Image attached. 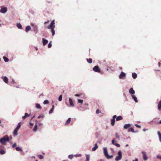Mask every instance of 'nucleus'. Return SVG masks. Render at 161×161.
I'll list each match as a JSON object with an SVG mask.
<instances>
[{
	"label": "nucleus",
	"mask_w": 161,
	"mask_h": 161,
	"mask_svg": "<svg viewBox=\"0 0 161 161\" xmlns=\"http://www.w3.org/2000/svg\"><path fill=\"white\" fill-rule=\"evenodd\" d=\"M9 140V139L8 136L6 135L0 139V142L3 145H5L6 144V142H8Z\"/></svg>",
	"instance_id": "nucleus-1"
},
{
	"label": "nucleus",
	"mask_w": 161,
	"mask_h": 161,
	"mask_svg": "<svg viewBox=\"0 0 161 161\" xmlns=\"http://www.w3.org/2000/svg\"><path fill=\"white\" fill-rule=\"evenodd\" d=\"M118 156H116L115 158V160L116 161H118L121 159L122 155L120 150H119L118 151Z\"/></svg>",
	"instance_id": "nucleus-2"
},
{
	"label": "nucleus",
	"mask_w": 161,
	"mask_h": 161,
	"mask_svg": "<svg viewBox=\"0 0 161 161\" xmlns=\"http://www.w3.org/2000/svg\"><path fill=\"white\" fill-rule=\"evenodd\" d=\"M21 125L20 123L18 124V125L16 128L14 129L13 132L15 136H17L18 134L17 131L20 128Z\"/></svg>",
	"instance_id": "nucleus-3"
},
{
	"label": "nucleus",
	"mask_w": 161,
	"mask_h": 161,
	"mask_svg": "<svg viewBox=\"0 0 161 161\" xmlns=\"http://www.w3.org/2000/svg\"><path fill=\"white\" fill-rule=\"evenodd\" d=\"M55 23L54 20H53L51 22L50 24L48 26L47 28L49 29H52V28H55Z\"/></svg>",
	"instance_id": "nucleus-4"
},
{
	"label": "nucleus",
	"mask_w": 161,
	"mask_h": 161,
	"mask_svg": "<svg viewBox=\"0 0 161 161\" xmlns=\"http://www.w3.org/2000/svg\"><path fill=\"white\" fill-rule=\"evenodd\" d=\"M7 11V8L6 7H2L0 10V12L4 14Z\"/></svg>",
	"instance_id": "nucleus-5"
},
{
	"label": "nucleus",
	"mask_w": 161,
	"mask_h": 161,
	"mask_svg": "<svg viewBox=\"0 0 161 161\" xmlns=\"http://www.w3.org/2000/svg\"><path fill=\"white\" fill-rule=\"evenodd\" d=\"M142 154L143 159L144 160H147L148 159V158L147 156L146 152L145 151H142Z\"/></svg>",
	"instance_id": "nucleus-6"
},
{
	"label": "nucleus",
	"mask_w": 161,
	"mask_h": 161,
	"mask_svg": "<svg viewBox=\"0 0 161 161\" xmlns=\"http://www.w3.org/2000/svg\"><path fill=\"white\" fill-rule=\"evenodd\" d=\"M116 118V115H114L113 116L112 119L111 120V124L112 126H114L115 123V119Z\"/></svg>",
	"instance_id": "nucleus-7"
},
{
	"label": "nucleus",
	"mask_w": 161,
	"mask_h": 161,
	"mask_svg": "<svg viewBox=\"0 0 161 161\" xmlns=\"http://www.w3.org/2000/svg\"><path fill=\"white\" fill-rule=\"evenodd\" d=\"M125 77V74L124 72L122 71L119 75V78L120 79H123Z\"/></svg>",
	"instance_id": "nucleus-8"
},
{
	"label": "nucleus",
	"mask_w": 161,
	"mask_h": 161,
	"mask_svg": "<svg viewBox=\"0 0 161 161\" xmlns=\"http://www.w3.org/2000/svg\"><path fill=\"white\" fill-rule=\"evenodd\" d=\"M103 153L104 156L106 157L108 154V153L107 148L104 147L103 148Z\"/></svg>",
	"instance_id": "nucleus-9"
},
{
	"label": "nucleus",
	"mask_w": 161,
	"mask_h": 161,
	"mask_svg": "<svg viewBox=\"0 0 161 161\" xmlns=\"http://www.w3.org/2000/svg\"><path fill=\"white\" fill-rule=\"evenodd\" d=\"M2 79L6 84H7L8 82V78L6 76H2Z\"/></svg>",
	"instance_id": "nucleus-10"
},
{
	"label": "nucleus",
	"mask_w": 161,
	"mask_h": 161,
	"mask_svg": "<svg viewBox=\"0 0 161 161\" xmlns=\"http://www.w3.org/2000/svg\"><path fill=\"white\" fill-rule=\"evenodd\" d=\"M93 70L96 72H100V69H99V68L98 66H96L93 68Z\"/></svg>",
	"instance_id": "nucleus-11"
},
{
	"label": "nucleus",
	"mask_w": 161,
	"mask_h": 161,
	"mask_svg": "<svg viewBox=\"0 0 161 161\" xmlns=\"http://www.w3.org/2000/svg\"><path fill=\"white\" fill-rule=\"evenodd\" d=\"M115 140L114 139H113L112 141V144L115 145V146H116V147H120V145L119 144H118V143H115Z\"/></svg>",
	"instance_id": "nucleus-12"
},
{
	"label": "nucleus",
	"mask_w": 161,
	"mask_h": 161,
	"mask_svg": "<svg viewBox=\"0 0 161 161\" xmlns=\"http://www.w3.org/2000/svg\"><path fill=\"white\" fill-rule=\"evenodd\" d=\"M129 92L131 95V96L133 95L135 93V92L134 90H133V89L132 88H131L129 90Z\"/></svg>",
	"instance_id": "nucleus-13"
},
{
	"label": "nucleus",
	"mask_w": 161,
	"mask_h": 161,
	"mask_svg": "<svg viewBox=\"0 0 161 161\" xmlns=\"http://www.w3.org/2000/svg\"><path fill=\"white\" fill-rule=\"evenodd\" d=\"M130 126L131 125L130 124H126L124 125V128L125 129H126L129 128H130Z\"/></svg>",
	"instance_id": "nucleus-14"
},
{
	"label": "nucleus",
	"mask_w": 161,
	"mask_h": 161,
	"mask_svg": "<svg viewBox=\"0 0 161 161\" xmlns=\"http://www.w3.org/2000/svg\"><path fill=\"white\" fill-rule=\"evenodd\" d=\"M48 42V41L47 40L44 39H42V42L43 45L44 46Z\"/></svg>",
	"instance_id": "nucleus-15"
},
{
	"label": "nucleus",
	"mask_w": 161,
	"mask_h": 161,
	"mask_svg": "<svg viewBox=\"0 0 161 161\" xmlns=\"http://www.w3.org/2000/svg\"><path fill=\"white\" fill-rule=\"evenodd\" d=\"M132 98L134 100L135 102L136 103L138 102V100L136 97L134 95L131 96Z\"/></svg>",
	"instance_id": "nucleus-16"
},
{
	"label": "nucleus",
	"mask_w": 161,
	"mask_h": 161,
	"mask_svg": "<svg viewBox=\"0 0 161 161\" xmlns=\"http://www.w3.org/2000/svg\"><path fill=\"white\" fill-rule=\"evenodd\" d=\"M98 148V146L97 145V144L96 143L95 144L94 147H93L92 149V151H94L96 150L97 148Z\"/></svg>",
	"instance_id": "nucleus-17"
},
{
	"label": "nucleus",
	"mask_w": 161,
	"mask_h": 161,
	"mask_svg": "<svg viewBox=\"0 0 161 161\" xmlns=\"http://www.w3.org/2000/svg\"><path fill=\"white\" fill-rule=\"evenodd\" d=\"M69 104L70 106H71L72 107H73L74 106V104L73 103V101L70 98H69Z\"/></svg>",
	"instance_id": "nucleus-18"
},
{
	"label": "nucleus",
	"mask_w": 161,
	"mask_h": 161,
	"mask_svg": "<svg viewBox=\"0 0 161 161\" xmlns=\"http://www.w3.org/2000/svg\"><path fill=\"white\" fill-rule=\"evenodd\" d=\"M71 121V118H69L66 121L65 125H67L69 124L70 122Z\"/></svg>",
	"instance_id": "nucleus-19"
},
{
	"label": "nucleus",
	"mask_w": 161,
	"mask_h": 161,
	"mask_svg": "<svg viewBox=\"0 0 161 161\" xmlns=\"http://www.w3.org/2000/svg\"><path fill=\"white\" fill-rule=\"evenodd\" d=\"M116 120L117 121H119V120H121L123 119V118L122 116H118L117 117H116Z\"/></svg>",
	"instance_id": "nucleus-20"
},
{
	"label": "nucleus",
	"mask_w": 161,
	"mask_h": 161,
	"mask_svg": "<svg viewBox=\"0 0 161 161\" xmlns=\"http://www.w3.org/2000/svg\"><path fill=\"white\" fill-rule=\"evenodd\" d=\"M158 107L159 110H160L161 109V100H160L159 102Z\"/></svg>",
	"instance_id": "nucleus-21"
},
{
	"label": "nucleus",
	"mask_w": 161,
	"mask_h": 161,
	"mask_svg": "<svg viewBox=\"0 0 161 161\" xmlns=\"http://www.w3.org/2000/svg\"><path fill=\"white\" fill-rule=\"evenodd\" d=\"M31 29V27L30 26H27L25 28V31L26 32L29 31Z\"/></svg>",
	"instance_id": "nucleus-22"
},
{
	"label": "nucleus",
	"mask_w": 161,
	"mask_h": 161,
	"mask_svg": "<svg viewBox=\"0 0 161 161\" xmlns=\"http://www.w3.org/2000/svg\"><path fill=\"white\" fill-rule=\"evenodd\" d=\"M29 116V114H28L27 113H25V116H22V118L23 119H24L27 117H28Z\"/></svg>",
	"instance_id": "nucleus-23"
},
{
	"label": "nucleus",
	"mask_w": 161,
	"mask_h": 161,
	"mask_svg": "<svg viewBox=\"0 0 161 161\" xmlns=\"http://www.w3.org/2000/svg\"><path fill=\"white\" fill-rule=\"evenodd\" d=\"M128 132H132L133 133L135 132L134 129L132 127H131V128H129L128 130Z\"/></svg>",
	"instance_id": "nucleus-24"
},
{
	"label": "nucleus",
	"mask_w": 161,
	"mask_h": 161,
	"mask_svg": "<svg viewBox=\"0 0 161 161\" xmlns=\"http://www.w3.org/2000/svg\"><path fill=\"white\" fill-rule=\"evenodd\" d=\"M132 76L133 79H136L137 77V75L136 73H132Z\"/></svg>",
	"instance_id": "nucleus-25"
},
{
	"label": "nucleus",
	"mask_w": 161,
	"mask_h": 161,
	"mask_svg": "<svg viewBox=\"0 0 161 161\" xmlns=\"http://www.w3.org/2000/svg\"><path fill=\"white\" fill-rule=\"evenodd\" d=\"M86 160L85 161H89L90 158V156L89 154L86 155Z\"/></svg>",
	"instance_id": "nucleus-26"
},
{
	"label": "nucleus",
	"mask_w": 161,
	"mask_h": 161,
	"mask_svg": "<svg viewBox=\"0 0 161 161\" xmlns=\"http://www.w3.org/2000/svg\"><path fill=\"white\" fill-rule=\"evenodd\" d=\"M17 26L19 29H22V26L21 25L20 23H17Z\"/></svg>",
	"instance_id": "nucleus-27"
},
{
	"label": "nucleus",
	"mask_w": 161,
	"mask_h": 161,
	"mask_svg": "<svg viewBox=\"0 0 161 161\" xmlns=\"http://www.w3.org/2000/svg\"><path fill=\"white\" fill-rule=\"evenodd\" d=\"M5 153H6V152L4 150H0V154H2V155L4 154Z\"/></svg>",
	"instance_id": "nucleus-28"
},
{
	"label": "nucleus",
	"mask_w": 161,
	"mask_h": 161,
	"mask_svg": "<svg viewBox=\"0 0 161 161\" xmlns=\"http://www.w3.org/2000/svg\"><path fill=\"white\" fill-rule=\"evenodd\" d=\"M3 59H4V61L6 62H8L9 61V59H8V58L4 56V57H3Z\"/></svg>",
	"instance_id": "nucleus-29"
},
{
	"label": "nucleus",
	"mask_w": 161,
	"mask_h": 161,
	"mask_svg": "<svg viewBox=\"0 0 161 161\" xmlns=\"http://www.w3.org/2000/svg\"><path fill=\"white\" fill-rule=\"evenodd\" d=\"M16 150L17 151H21L22 152V149L19 147H17L16 148Z\"/></svg>",
	"instance_id": "nucleus-30"
},
{
	"label": "nucleus",
	"mask_w": 161,
	"mask_h": 161,
	"mask_svg": "<svg viewBox=\"0 0 161 161\" xmlns=\"http://www.w3.org/2000/svg\"><path fill=\"white\" fill-rule=\"evenodd\" d=\"M37 125L36 124L34 127V128L33 129V131L35 132L37 130Z\"/></svg>",
	"instance_id": "nucleus-31"
},
{
	"label": "nucleus",
	"mask_w": 161,
	"mask_h": 161,
	"mask_svg": "<svg viewBox=\"0 0 161 161\" xmlns=\"http://www.w3.org/2000/svg\"><path fill=\"white\" fill-rule=\"evenodd\" d=\"M36 108H38V109H41V107L40 104H39L38 103L36 104Z\"/></svg>",
	"instance_id": "nucleus-32"
},
{
	"label": "nucleus",
	"mask_w": 161,
	"mask_h": 161,
	"mask_svg": "<svg viewBox=\"0 0 161 161\" xmlns=\"http://www.w3.org/2000/svg\"><path fill=\"white\" fill-rule=\"evenodd\" d=\"M87 61L89 63L91 64L92 62V59L91 58L86 59Z\"/></svg>",
	"instance_id": "nucleus-33"
},
{
	"label": "nucleus",
	"mask_w": 161,
	"mask_h": 161,
	"mask_svg": "<svg viewBox=\"0 0 161 161\" xmlns=\"http://www.w3.org/2000/svg\"><path fill=\"white\" fill-rule=\"evenodd\" d=\"M113 155H109L108 154L106 157V158L108 159H110L113 158Z\"/></svg>",
	"instance_id": "nucleus-34"
},
{
	"label": "nucleus",
	"mask_w": 161,
	"mask_h": 161,
	"mask_svg": "<svg viewBox=\"0 0 161 161\" xmlns=\"http://www.w3.org/2000/svg\"><path fill=\"white\" fill-rule=\"evenodd\" d=\"M51 32L52 33V35H53V36H54L55 34V31L54 30V28L53 29V28H52V29H51Z\"/></svg>",
	"instance_id": "nucleus-35"
},
{
	"label": "nucleus",
	"mask_w": 161,
	"mask_h": 161,
	"mask_svg": "<svg viewBox=\"0 0 161 161\" xmlns=\"http://www.w3.org/2000/svg\"><path fill=\"white\" fill-rule=\"evenodd\" d=\"M62 95H61L59 96L58 100L59 101H61L62 100Z\"/></svg>",
	"instance_id": "nucleus-36"
},
{
	"label": "nucleus",
	"mask_w": 161,
	"mask_h": 161,
	"mask_svg": "<svg viewBox=\"0 0 161 161\" xmlns=\"http://www.w3.org/2000/svg\"><path fill=\"white\" fill-rule=\"evenodd\" d=\"M48 103H49V102H48V100H46L44 101L43 102V103L44 104H47Z\"/></svg>",
	"instance_id": "nucleus-37"
},
{
	"label": "nucleus",
	"mask_w": 161,
	"mask_h": 161,
	"mask_svg": "<svg viewBox=\"0 0 161 161\" xmlns=\"http://www.w3.org/2000/svg\"><path fill=\"white\" fill-rule=\"evenodd\" d=\"M68 157L69 158L72 159L73 158L74 156L73 155H69Z\"/></svg>",
	"instance_id": "nucleus-38"
},
{
	"label": "nucleus",
	"mask_w": 161,
	"mask_h": 161,
	"mask_svg": "<svg viewBox=\"0 0 161 161\" xmlns=\"http://www.w3.org/2000/svg\"><path fill=\"white\" fill-rule=\"evenodd\" d=\"M38 157H39V158L40 159H42L44 158L43 156L42 155H39L38 156Z\"/></svg>",
	"instance_id": "nucleus-39"
},
{
	"label": "nucleus",
	"mask_w": 161,
	"mask_h": 161,
	"mask_svg": "<svg viewBox=\"0 0 161 161\" xmlns=\"http://www.w3.org/2000/svg\"><path fill=\"white\" fill-rule=\"evenodd\" d=\"M78 103L82 104L83 102V101L81 99H78Z\"/></svg>",
	"instance_id": "nucleus-40"
},
{
	"label": "nucleus",
	"mask_w": 161,
	"mask_h": 161,
	"mask_svg": "<svg viewBox=\"0 0 161 161\" xmlns=\"http://www.w3.org/2000/svg\"><path fill=\"white\" fill-rule=\"evenodd\" d=\"M51 42H50L48 45V48H51L52 47V44H51Z\"/></svg>",
	"instance_id": "nucleus-41"
},
{
	"label": "nucleus",
	"mask_w": 161,
	"mask_h": 161,
	"mask_svg": "<svg viewBox=\"0 0 161 161\" xmlns=\"http://www.w3.org/2000/svg\"><path fill=\"white\" fill-rule=\"evenodd\" d=\"M115 135L116 136V137L117 138L119 139V136L118 135V133L117 132L115 133Z\"/></svg>",
	"instance_id": "nucleus-42"
},
{
	"label": "nucleus",
	"mask_w": 161,
	"mask_h": 161,
	"mask_svg": "<svg viewBox=\"0 0 161 161\" xmlns=\"http://www.w3.org/2000/svg\"><path fill=\"white\" fill-rule=\"evenodd\" d=\"M156 157L157 158L161 160V155H157Z\"/></svg>",
	"instance_id": "nucleus-43"
},
{
	"label": "nucleus",
	"mask_w": 161,
	"mask_h": 161,
	"mask_svg": "<svg viewBox=\"0 0 161 161\" xmlns=\"http://www.w3.org/2000/svg\"><path fill=\"white\" fill-rule=\"evenodd\" d=\"M16 146V143H15L12 146V147L13 148H14Z\"/></svg>",
	"instance_id": "nucleus-44"
},
{
	"label": "nucleus",
	"mask_w": 161,
	"mask_h": 161,
	"mask_svg": "<svg viewBox=\"0 0 161 161\" xmlns=\"http://www.w3.org/2000/svg\"><path fill=\"white\" fill-rule=\"evenodd\" d=\"M54 109L53 108H52L50 111L49 112V114H51L53 111Z\"/></svg>",
	"instance_id": "nucleus-45"
},
{
	"label": "nucleus",
	"mask_w": 161,
	"mask_h": 161,
	"mask_svg": "<svg viewBox=\"0 0 161 161\" xmlns=\"http://www.w3.org/2000/svg\"><path fill=\"white\" fill-rule=\"evenodd\" d=\"M135 126L137 127H138V128H140L141 127V126L140 125H139L137 124H135Z\"/></svg>",
	"instance_id": "nucleus-46"
},
{
	"label": "nucleus",
	"mask_w": 161,
	"mask_h": 161,
	"mask_svg": "<svg viewBox=\"0 0 161 161\" xmlns=\"http://www.w3.org/2000/svg\"><path fill=\"white\" fill-rule=\"evenodd\" d=\"M158 134V136H161V133L160 131H158L157 132Z\"/></svg>",
	"instance_id": "nucleus-47"
},
{
	"label": "nucleus",
	"mask_w": 161,
	"mask_h": 161,
	"mask_svg": "<svg viewBox=\"0 0 161 161\" xmlns=\"http://www.w3.org/2000/svg\"><path fill=\"white\" fill-rule=\"evenodd\" d=\"M81 95V93H80L79 94H75V96H76V97H78V96H80Z\"/></svg>",
	"instance_id": "nucleus-48"
},
{
	"label": "nucleus",
	"mask_w": 161,
	"mask_h": 161,
	"mask_svg": "<svg viewBox=\"0 0 161 161\" xmlns=\"http://www.w3.org/2000/svg\"><path fill=\"white\" fill-rule=\"evenodd\" d=\"M100 113V111L98 109H97V110L96 111V113L97 114H98Z\"/></svg>",
	"instance_id": "nucleus-49"
},
{
	"label": "nucleus",
	"mask_w": 161,
	"mask_h": 161,
	"mask_svg": "<svg viewBox=\"0 0 161 161\" xmlns=\"http://www.w3.org/2000/svg\"><path fill=\"white\" fill-rule=\"evenodd\" d=\"M15 81H14V79H12V83H13V84H14L15 83Z\"/></svg>",
	"instance_id": "nucleus-50"
},
{
	"label": "nucleus",
	"mask_w": 161,
	"mask_h": 161,
	"mask_svg": "<svg viewBox=\"0 0 161 161\" xmlns=\"http://www.w3.org/2000/svg\"><path fill=\"white\" fill-rule=\"evenodd\" d=\"M33 123H30V126H33Z\"/></svg>",
	"instance_id": "nucleus-51"
},
{
	"label": "nucleus",
	"mask_w": 161,
	"mask_h": 161,
	"mask_svg": "<svg viewBox=\"0 0 161 161\" xmlns=\"http://www.w3.org/2000/svg\"><path fill=\"white\" fill-rule=\"evenodd\" d=\"M133 161H138V159L137 158H136L135 160H133Z\"/></svg>",
	"instance_id": "nucleus-52"
},
{
	"label": "nucleus",
	"mask_w": 161,
	"mask_h": 161,
	"mask_svg": "<svg viewBox=\"0 0 161 161\" xmlns=\"http://www.w3.org/2000/svg\"><path fill=\"white\" fill-rule=\"evenodd\" d=\"M159 141L161 142V136H159Z\"/></svg>",
	"instance_id": "nucleus-53"
},
{
	"label": "nucleus",
	"mask_w": 161,
	"mask_h": 161,
	"mask_svg": "<svg viewBox=\"0 0 161 161\" xmlns=\"http://www.w3.org/2000/svg\"><path fill=\"white\" fill-rule=\"evenodd\" d=\"M148 129H143V130L144 131H146V130H147Z\"/></svg>",
	"instance_id": "nucleus-54"
},
{
	"label": "nucleus",
	"mask_w": 161,
	"mask_h": 161,
	"mask_svg": "<svg viewBox=\"0 0 161 161\" xmlns=\"http://www.w3.org/2000/svg\"><path fill=\"white\" fill-rule=\"evenodd\" d=\"M41 117V116L40 115L37 118H38V119H40V118Z\"/></svg>",
	"instance_id": "nucleus-55"
},
{
	"label": "nucleus",
	"mask_w": 161,
	"mask_h": 161,
	"mask_svg": "<svg viewBox=\"0 0 161 161\" xmlns=\"http://www.w3.org/2000/svg\"><path fill=\"white\" fill-rule=\"evenodd\" d=\"M42 124H42V123H39V125H42Z\"/></svg>",
	"instance_id": "nucleus-56"
},
{
	"label": "nucleus",
	"mask_w": 161,
	"mask_h": 161,
	"mask_svg": "<svg viewBox=\"0 0 161 161\" xmlns=\"http://www.w3.org/2000/svg\"><path fill=\"white\" fill-rule=\"evenodd\" d=\"M54 105H53L52 106V108H53V109H54Z\"/></svg>",
	"instance_id": "nucleus-57"
},
{
	"label": "nucleus",
	"mask_w": 161,
	"mask_h": 161,
	"mask_svg": "<svg viewBox=\"0 0 161 161\" xmlns=\"http://www.w3.org/2000/svg\"><path fill=\"white\" fill-rule=\"evenodd\" d=\"M78 156H81V154H79L78 155Z\"/></svg>",
	"instance_id": "nucleus-58"
},
{
	"label": "nucleus",
	"mask_w": 161,
	"mask_h": 161,
	"mask_svg": "<svg viewBox=\"0 0 161 161\" xmlns=\"http://www.w3.org/2000/svg\"><path fill=\"white\" fill-rule=\"evenodd\" d=\"M128 144H126V145H125V146H126V147H128Z\"/></svg>",
	"instance_id": "nucleus-59"
},
{
	"label": "nucleus",
	"mask_w": 161,
	"mask_h": 161,
	"mask_svg": "<svg viewBox=\"0 0 161 161\" xmlns=\"http://www.w3.org/2000/svg\"><path fill=\"white\" fill-rule=\"evenodd\" d=\"M159 123H160V124H161V120H160V121H159Z\"/></svg>",
	"instance_id": "nucleus-60"
},
{
	"label": "nucleus",
	"mask_w": 161,
	"mask_h": 161,
	"mask_svg": "<svg viewBox=\"0 0 161 161\" xmlns=\"http://www.w3.org/2000/svg\"><path fill=\"white\" fill-rule=\"evenodd\" d=\"M160 63L159 62L158 63L159 66H160Z\"/></svg>",
	"instance_id": "nucleus-61"
},
{
	"label": "nucleus",
	"mask_w": 161,
	"mask_h": 161,
	"mask_svg": "<svg viewBox=\"0 0 161 161\" xmlns=\"http://www.w3.org/2000/svg\"><path fill=\"white\" fill-rule=\"evenodd\" d=\"M43 93L41 94V95H42V96H43Z\"/></svg>",
	"instance_id": "nucleus-62"
},
{
	"label": "nucleus",
	"mask_w": 161,
	"mask_h": 161,
	"mask_svg": "<svg viewBox=\"0 0 161 161\" xmlns=\"http://www.w3.org/2000/svg\"><path fill=\"white\" fill-rule=\"evenodd\" d=\"M47 22H45V24H46V23H47Z\"/></svg>",
	"instance_id": "nucleus-63"
},
{
	"label": "nucleus",
	"mask_w": 161,
	"mask_h": 161,
	"mask_svg": "<svg viewBox=\"0 0 161 161\" xmlns=\"http://www.w3.org/2000/svg\"><path fill=\"white\" fill-rule=\"evenodd\" d=\"M36 50H37V48H36Z\"/></svg>",
	"instance_id": "nucleus-64"
}]
</instances>
